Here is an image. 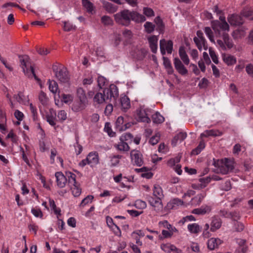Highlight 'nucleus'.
<instances>
[{"label":"nucleus","instance_id":"nucleus-1","mask_svg":"<svg viewBox=\"0 0 253 253\" xmlns=\"http://www.w3.org/2000/svg\"><path fill=\"white\" fill-rule=\"evenodd\" d=\"M114 16L117 23L124 26H128L131 21L139 23L146 20L145 17L143 15L128 9L123 10L115 14Z\"/></svg>","mask_w":253,"mask_h":253},{"label":"nucleus","instance_id":"nucleus-2","mask_svg":"<svg viewBox=\"0 0 253 253\" xmlns=\"http://www.w3.org/2000/svg\"><path fill=\"white\" fill-rule=\"evenodd\" d=\"M211 25L215 36L217 38H221L228 48H232L234 44L232 40L229 39L228 34L230 30L228 23H220L218 20H215L211 21Z\"/></svg>","mask_w":253,"mask_h":253},{"label":"nucleus","instance_id":"nucleus-3","mask_svg":"<svg viewBox=\"0 0 253 253\" xmlns=\"http://www.w3.org/2000/svg\"><path fill=\"white\" fill-rule=\"evenodd\" d=\"M234 162L232 159L225 158L217 160L213 159L212 165L217 168L218 172L226 174L233 170L234 169Z\"/></svg>","mask_w":253,"mask_h":253},{"label":"nucleus","instance_id":"nucleus-4","mask_svg":"<svg viewBox=\"0 0 253 253\" xmlns=\"http://www.w3.org/2000/svg\"><path fill=\"white\" fill-rule=\"evenodd\" d=\"M120 141L115 146L116 148L119 151H128L130 149L128 144L132 142L133 135L130 133H124L120 136Z\"/></svg>","mask_w":253,"mask_h":253},{"label":"nucleus","instance_id":"nucleus-5","mask_svg":"<svg viewBox=\"0 0 253 253\" xmlns=\"http://www.w3.org/2000/svg\"><path fill=\"white\" fill-rule=\"evenodd\" d=\"M52 69L55 73L57 79L61 83H68L70 80V76L67 69L63 66L59 67L56 65L52 67Z\"/></svg>","mask_w":253,"mask_h":253},{"label":"nucleus","instance_id":"nucleus-6","mask_svg":"<svg viewBox=\"0 0 253 253\" xmlns=\"http://www.w3.org/2000/svg\"><path fill=\"white\" fill-rule=\"evenodd\" d=\"M19 58L21 62V66L25 74H28L29 72H31L35 79L37 81H40V79L36 76L34 69L31 65L29 64L28 60L29 57L27 55H19Z\"/></svg>","mask_w":253,"mask_h":253},{"label":"nucleus","instance_id":"nucleus-7","mask_svg":"<svg viewBox=\"0 0 253 253\" xmlns=\"http://www.w3.org/2000/svg\"><path fill=\"white\" fill-rule=\"evenodd\" d=\"M103 93L106 101H110L112 98L115 100L119 96L118 87L114 84H110L108 88H105Z\"/></svg>","mask_w":253,"mask_h":253},{"label":"nucleus","instance_id":"nucleus-8","mask_svg":"<svg viewBox=\"0 0 253 253\" xmlns=\"http://www.w3.org/2000/svg\"><path fill=\"white\" fill-rule=\"evenodd\" d=\"M130 157L132 164L138 167L143 164V159L141 152L138 150H133L130 152Z\"/></svg>","mask_w":253,"mask_h":253},{"label":"nucleus","instance_id":"nucleus-9","mask_svg":"<svg viewBox=\"0 0 253 253\" xmlns=\"http://www.w3.org/2000/svg\"><path fill=\"white\" fill-rule=\"evenodd\" d=\"M150 110L140 107L139 109L137 110V116L138 121L141 122L149 123L151 120L148 117Z\"/></svg>","mask_w":253,"mask_h":253},{"label":"nucleus","instance_id":"nucleus-10","mask_svg":"<svg viewBox=\"0 0 253 253\" xmlns=\"http://www.w3.org/2000/svg\"><path fill=\"white\" fill-rule=\"evenodd\" d=\"M147 200L149 204L153 207L155 211H159L163 209V205L162 200L158 199V198L149 195L147 196Z\"/></svg>","mask_w":253,"mask_h":253},{"label":"nucleus","instance_id":"nucleus-11","mask_svg":"<svg viewBox=\"0 0 253 253\" xmlns=\"http://www.w3.org/2000/svg\"><path fill=\"white\" fill-rule=\"evenodd\" d=\"M173 64L175 69L180 75L183 76L188 73L187 69L178 58L176 57L174 58Z\"/></svg>","mask_w":253,"mask_h":253},{"label":"nucleus","instance_id":"nucleus-12","mask_svg":"<svg viewBox=\"0 0 253 253\" xmlns=\"http://www.w3.org/2000/svg\"><path fill=\"white\" fill-rule=\"evenodd\" d=\"M227 20L230 25L233 26H240L244 23L242 17L236 14L229 15Z\"/></svg>","mask_w":253,"mask_h":253},{"label":"nucleus","instance_id":"nucleus-13","mask_svg":"<svg viewBox=\"0 0 253 253\" xmlns=\"http://www.w3.org/2000/svg\"><path fill=\"white\" fill-rule=\"evenodd\" d=\"M57 185L59 188H63L67 183V178L62 172H57L55 174Z\"/></svg>","mask_w":253,"mask_h":253},{"label":"nucleus","instance_id":"nucleus-14","mask_svg":"<svg viewBox=\"0 0 253 253\" xmlns=\"http://www.w3.org/2000/svg\"><path fill=\"white\" fill-rule=\"evenodd\" d=\"M87 158L88 160L89 165L91 167H94L99 163L98 154L96 152L89 153Z\"/></svg>","mask_w":253,"mask_h":253},{"label":"nucleus","instance_id":"nucleus-15","mask_svg":"<svg viewBox=\"0 0 253 253\" xmlns=\"http://www.w3.org/2000/svg\"><path fill=\"white\" fill-rule=\"evenodd\" d=\"M221 224L222 221L220 218L217 216L212 217L211 218V231L214 232L216 230L219 229L221 226Z\"/></svg>","mask_w":253,"mask_h":253},{"label":"nucleus","instance_id":"nucleus-16","mask_svg":"<svg viewBox=\"0 0 253 253\" xmlns=\"http://www.w3.org/2000/svg\"><path fill=\"white\" fill-rule=\"evenodd\" d=\"M148 53V49L141 48L140 49H137L134 51L133 55L138 60H142L146 56Z\"/></svg>","mask_w":253,"mask_h":253},{"label":"nucleus","instance_id":"nucleus-17","mask_svg":"<svg viewBox=\"0 0 253 253\" xmlns=\"http://www.w3.org/2000/svg\"><path fill=\"white\" fill-rule=\"evenodd\" d=\"M222 243V241L219 238H211L208 241V248L211 250H213L218 248Z\"/></svg>","mask_w":253,"mask_h":253},{"label":"nucleus","instance_id":"nucleus-18","mask_svg":"<svg viewBox=\"0 0 253 253\" xmlns=\"http://www.w3.org/2000/svg\"><path fill=\"white\" fill-rule=\"evenodd\" d=\"M148 40L152 52L154 53H156L158 48L157 42L158 39L157 37L155 35L152 36L148 39Z\"/></svg>","mask_w":253,"mask_h":253},{"label":"nucleus","instance_id":"nucleus-19","mask_svg":"<svg viewBox=\"0 0 253 253\" xmlns=\"http://www.w3.org/2000/svg\"><path fill=\"white\" fill-rule=\"evenodd\" d=\"M77 96L79 101L82 103H88V100L85 90L82 87L77 89Z\"/></svg>","mask_w":253,"mask_h":253},{"label":"nucleus","instance_id":"nucleus-20","mask_svg":"<svg viewBox=\"0 0 253 253\" xmlns=\"http://www.w3.org/2000/svg\"><path fill=\"white\" fill-rule=\"evenodd\" d=\"M211 211V207L208 205H203L200 208L195 209L193 210L192 213L196 214H205L208 213Z\"/></svg>","mask_w":253,"mask_h":253},{"label":"nucleus","instance_id":"nucleus-21","mask_svg":"<svg viewBox=\"0 0 253 253\" xmlns=\"http://www.w3.org/2000/svg\"><path fill=\"white\" fill-rule=\"evenodd\" d=\"M120 102L122 107V110L126 112L130 107V100L128 97L126 95L120 98Z\"/></svg>","mask_w":253,"mask_h":253},{"label":"nucleus","instance_id":"nucleus-22","mask_svg":"<svg viewBox=\"0 0 253 253\" xmlns=\"http://www.w3.org/2000/svg\"><path fill=\"white\" fill-rule=\"evenodd\" d=\"M179 54L180 59L183 61L184 64L187 65L189 64L190 60L183 46H180L179 48Z\"/></svg>","mask_w":253,"mask_h":253},{"label":"nucleus","instance_id":"nucleus-23","mask_svg":"<svg viewBox=\"0 0 253 253\" xmlns=\"http://www.w3.org/2000/svg\"><path fill=\"white\" fill-rule=\"evenodd\" d=\"M222 133L217 130L211 129L206 130L201 134V137H208L209 136H220Z\"/></svg>","mask_w":253,"mask_h":253},{"label":"nucleus","instance_id":"nucleus-24","mask_svg":"<svg viewBox=\"0 0 253 253\" xmlns=\"http://www.w3.org/2000/svg\"><path fill=\"white\" fill-rule=\"evenodd\" d=\"M153 195L154 197L162 200L164 198V194L162 188L159 185H154Z\"/></svg>","mask_w":253,"mask_h":253},{"label":"nucleus","instance_id":"nucleus-25","mask_svg":"<svg viewBox=\"0 0 253 253\" xmlns=\"http://www.w3.org/2000/svg\"><path fill=\"white\" fill-rule=\"evenodd\" d=\"M124 118L122 116H120L118 118L115 123V127L117 130L122 131L126 130L127 128V126H124Z\"/></svg>","mask_w":253,"mask_h":253},{"label":"nucleus","instance_id":"nucleus-26","mask_svg":"<svg viewBox=\"0 0 253 253\" xmlns=\"http://www.w3.org/2000/svg\"><path fill=\"white\" fill-rule=\"evenodd\" d=\"M87 103H82L80 101L78 102H75L72 106V110L75 112H80L84 110Z\"/></svg>","mask_w":253,"mask_h":253},{"label":"nucleus","instance_id":"nucleus-27","mask_svg":"<svg viewBox=\"0 0 253 253\" xmlns=\"http://www.w3.org/2000/svg\"><path fill=\"white\" fill-rule=\"evenodd\" d=\"M187 134L186 132H180L178 133L172 140L171 144L173 146H175L178 141H182L186 138Z\"/></svg>","mask_w":253,"mask_h":253},{"label":"nucleus","instance_id":"nucleus-28","mask_svg":"<svg viewBox=\"0 0 253 253\" xmlns=\"http://www.w3.org/2000/svg\"><path fill=\"white\" fill-rule=\"evenodd\" d=\"M246 33L243 29H237L232 32L231 35L234 40L241 39L245 37Z\"/></svg>","mask_w":253,"mask_h":253},{"label":"nucleus","instance_id":"nucleus-29","mask_svg":"<svg viewBox=\"0 0 253 253\" xmlns=\"http://www.w3.org/2000/svg\"><path fill=\"white\" fill-rule=\"evenodd\" d=\"M14 97L16 99V100L21 104H26L27 102L28 101V97L26 96L23 92H19L17 95H15Z\"/></svg>","mask_w":253,"mask_h":253},{"label":"nucleus","instance_id":"nucleus-30","mask_svg":"<svg viewBox=\"0 0 253 253\" xmlns=\"http://www.w3.org/2000/svg\"><path fill=\"white\" fill-rule=\"evenodd\" d=\"M152 119L154 123L161 124L165 121L164 117L158 112H156L154 114L152 115Z\"/></svg>","mask_w":253,"mask_h":253},{"label":"nucleus","instance_id":"nucleus-31","mask_svg":"<svg viewBox=\"0 0 253 253\" xmlns=\"http://www.w3.org/2000/svg\"><path fill=\"white\" fill-rule=\"evenodd\" d=\"M224 62L228 66L232 65L236 63V58L233 55H227L223 57Z\"/></svg>","mask_w":253,"mask_h":253},{"label":"nucleus","instance_id":"nucleus-32","mask_svg":"<svg viewBox=\"0 0 253 253\" xmlns=\"http://www.w3.org/2000/svg\"><path fill=\"white\" fill-rule=\"evenodd\" d=\"M183 203V201L181 200L178 198H175L168 203L167 207L169 209H173L175 207V206L182 205Z\"/></svg>","mask_w":253,"mask_h":253},{"label":"nucleus","instance_id":"nucleus-33","mask_svg":"<svg viewBox=\"0 0 253 253\" xmlns=\"http://www.w3.org/2000/svg\"><path fill=\"white\" fill-rule=\"evenodd\" d=\"M187 228L192 233L197 234L201 231V227L197 223L190 224L188 225Z\"/></svg>","mask_w":253,"mask_h":253},{"label":"nucleus","instance_id":"nucleus-34","mask_svg":"<svg viewBox=\"0 0 253 253\" xmlns=\"http://www.w3.org/2000/svg\"><path fill=\"white\" fill-rule=\"evenodd\" d=\"M205 196V194H198L191 200V204L193 205H199L201 204Z\"/></svg>","mask_w":253,"mask_h":253},{"label":"nucleus","instance_id":"nucleus-35","mask_svg":"<svg viewBox=\"0 0 253 253\" xmlns=\"http://www.w3.org/2000/svg\"><path fill=\"white\" fill-rule=\"evenodd\" d=\"M93 100L94 102H96L98 104H102L106 101L104 93L100 92L97 93L95 95L93 98Z\"/></svg>","mask_w":253,"mask_h":253},{"label":"nucleus","instance_id":"nucleus-36","mask_svg":"<svg viewBox=\"0 0 253 253\" xmlns=\"http://www.w3.org/2000/svg\"><path fill=\"white\" fill-rule=\"evenodd\" d=\"M82 4L88 12L92 13L93 10V4L92 2L88 0H82Z\"/></svg>","mask_w":253,"mask_h":253},{"label":"nucleus","instance_id":"nucleus-37","mask_svg":"<svg viewBox=\"0 0 253 253\" xmlns=\"http://www.w3.org/2000/svg\"><path fill=\"white\" fill-rule=\"evenodd\" d=\"M111 167H114L118 165L120 162V160L122 158V156L120 155H114L110 157Z\"/></svg>","mask_w":253,"mask_h":253},{"label":"nucleus","instance_id":"nucleus-38","mask_svg":"<svg viewBox=\"0 0 253 253\" xmlns=\"http://www.w3.org/2000/svg\"><path fill=\"white\" fill-rule=\"evenodd\" d=\"M48 83L49 84V89L50 91L53 93H56L58 88L57 83L55 81L53 80L51 81L50 80H48Z\"/></svg>","mask_w":253,"mask_h":253},{"label":"nucleus","instance_id":"nucleus-39","mask_svg":"<svg viewBox=\"0 0 253 253\" xmlns=\"http://www.w3.org/2000/svg\"><path fill=\"white\" fill-rule=\"evenodd\" d=\"M241 14L249 20H253V10L244 9L241 11Z\"/></svg>","mask_w":253,"mask_h":253},{"label":"nucleus","instance_id":"nucleus-40","mask_svg":"<svg viewBox=\"0 0 253 253\" xmlns=\"http://www.w3.org/2000/svg\"><path fill=\"white\" fill-rule=\"evenodd\" d=\"M144 27L146 32L148 34L152 33L154 31L155 28V25L150 22H146L144 24Z\"/></svg>","mask_w":253,"mask_h":253},{"label":"nucleus","instance_id":"nucleus-41","mask_svg":"<svg viewBox=\"0 0 253 253\" xmlns=\"http://www.w3.org/2000/svg\"><path fill=\"white\" fill-rule=\"evenodd\" d=\"M101 22L105 26H110L113 24L112 19L108 16H103L101 17Z\"/></svg>","mask_w":253,"mask_h":253},{"label":"nucleus","instance_id":"nucleus-42","mask_svg":"<svg viewBox=\"0 0 253 253\" xmlns=\"http://www.w3.org/2000/svg\"><path fill=\"white\" fill-rule=\"evenodd\" d=\"M154 21L158 27V30H159L160 32L163 31L164 29V25L160 17H156Z\"/></svg>","mask_w":253,"mask_h":253},{"label":"nucleus","instance_id":"nucleus-43","mask_svg":"<svg viewBox=\"0 0 253 253\" xmlns=\"http://www.w3.org/2000/svg\"><path fill=\"white\" fill-rule=\"evenodd\" d=\"M205 32L206 35L209 38L210 41L211 42L215 43V41L214 40L213 36V32H212V30H211V29L209 27H206L205 28Z\"/></svg>","mask_w":253,"mask_h":253},{"label":"nucleus","instance_id":"nucleus-44","mask_svg":"<svg viewBox=\"0 0 253 253\" xmlns=\"http://www.w3.org/2000/svg\"><path fill=\"white\" fill-rule=\"evenodd\" d=\"M73 187H71L72 194L75 197H78L81 193V188L77 184L73 185Z\"/></svg>","mask_w":253,"mask_h":253},{"label":"nucleus","instance_id":"nucleus-45","mask_svg":"<svg viewBox=\"0 0 253 253\" xmlns=\"http://www.w3.org/2000/svg\"><path fill=\"white\" fill-rule=\"evenodd\" d=\"M205 148V144L203 142H201L198 146L192 151V154L198 155L201 151Z\"/></svg>","mask_w":253,"mask_h":253},{"label":"nucleus","instance_id":"nucleus-46","mask_svg":"<svg viewBox=\"0 0 253 253\" xmlns=\"http://www.w3.org/2000/svg\"><path fill=\"white\" fill-rule=\"evenodd\" d=\"M66 175L68 177L69 183L71 184L75 185L77 184L76 180V175L72 172L66 173Z\"/></svg>","mask_w":253,"mask_h":253},{"label":"nucleus","instance_id":"nucleus-47","mask_svg":"<svg viewBox=\"0 0 253 253\" xmlns=\"http://www.w3.org/2000/svg\"><path fill=\"white\" fill-rule=\"evenodd\" d=\"M55 117L52 114H47L46 115V120L51 126H54L56 125Z\"/></svg>","mask_w":253,"mask_h":253},{"label":"nucleus","instance_id":"nucleus-48","mask_svg":"<svg viewBox=\"0 0 253 253\" xmlns=\"http://www.w3.org/2000/svg\"><path fill=\"white\" fill-rule=\"evenodd\" d=\"M39 99L41 103L42 104L44 105L46 103L48 98L46 94L42 91H41L39 94Z\"/></svg>","mask_w":253,"mask_h":253},{"label":"nucleus","instance_id":"nucleus-49","mask_svg":"<svg viewBox=\"0 0 253 253\" xmlns=\"http://www.w3.org/2000/svg\"><path fill=\"white\" fill-rule=\"evenodd\" d=\"M31 212L36 217L42 218L43 214L40 209L32 208Z\"/></svg>","mask_w":253,"mask_h":253},{"label":"nucleus","instance_id":"nucleus-50","mask_svg":"<svg viewBox=\"0 0 253 253\" xmlns=\"http://www.w3.org/2000/svg\"><path fill=\"white\" fill-rule=\"evenodd\" d=\"M64 30L66 31H70L76 29V26L69 22H64Z\"/></svg>","mask_w":253,"mask_h":253},{"label":"nucleus","instance_id":"nucleus-51","mask_svg":"<svg viewBox=\"0 0 253 253\" xmlns=\"http://www.w3.org/2000/svg\"><path fill=\"white\" fill-rule=\"evenodd\" d=\"M57 117L61 122H63L65 121L67 118V113L65 110H61L58 112Z\"/></svg>","mask_w":253,"mask_h":253},{"label":"nucleus","instance_id":"nucleus-52","mask_svg":"<svg viewBox=\"0 0 253 253\" xmlns=\"http://www.w3.org/2000/svg\"><path fill=\"white\" fill-rule=\"evenodd\" d=\"M193 40L194 42L196 43L197 47L200 50H201L202 49L203 43L206 42V39H205V41L203 42V41H201L200 39H199L197 37L194 38Z\"/></svg>","mask_w":253,"mask_h":253},{"label":"nucleus","instance_id":"nucleus-53","mask_svg":"<svg viewBox=\"0 0 253 253\" xmlns=\"http://www.w3.org/2000/svg\"><path fill=\"white\" fill-rule=\"evenodd\" d=\"M97 82L98 86L101 88L106 85L107 80L103 76H99L98 77Z\"/></svg>","mask_w":253,"mask_h":253},{"label":"nucleus","instance_id":"nucleus-54","mask_svg":"<svg viewBox=\"0 0 253 253\" xmlns=\"http://www.w3.org/2000/svg\"><path fill=\"white\" fill-rule=\"evenodd\" d=\"M143 14L147 17H152L154 15V12L152 9L149 7H144L143 9Z\"/></svg>","mask_w":253,"mask_h":253},{"label":"nucleus","instance_id":"nucleus-55","mask_svg":"<svg viewBox=\"0 0 253 253\" xmlns=\"http://www.w3.org/2000/svg\"><path fill=\"white\" fill-rule=\"evenodd\" d=\"M234 225L235 230L237 232L242 231L245 227L242 223L238 221L234 222Z\"/></svg>","mask_w":253,"mask_h":253},{"label":"nucleus","instance_id":"nucleus-56","mask_svg":"<svg viewBox=\"0 0 253 253\" xmlns=\"http://www.w3.org/2000/svg\"><path fill=\"white\" fill-rule=\"evenodd\" d=\"M61 97L62 98V101H63L65 103H68L69 102H71L73 100V97L70 94H62Z\"/></svg>","mask_w":253,"mask_h":253},{"label":"nucleus","instance_id":"nucleus-57","mask_svg":"<svg viewBox=\"0 0 253 253\" xmlns=\"http://www.w3.org/2000/svg\"><path fill=\"white\" fill-rule=\"evenodd\" d=\"M104 130L108 133V135L110 136L113 137L114 136V135L115 134V132H114L112 131L111 127L110 126V124L108 123H106L105 124Z\"/></svg>","mask_w":253,"mask_h":253},{"label":"nucleus","instance_id":"nucleus-58","mask_svg":"<svg viewBox=\"0 0 253 253\" xmlns=\"http://www.w3.org/2000/svg\"><path fill=\"white\" fill-rule=\"evenodd\" d=\"M240 217L239 213L237 211L230 212L229 213L228 218H231L235 222L237 221L238 219H239Z\"/></svg>","mask_w":253,"mask_h":253},{"label":"nucleus","instance_id":"nucleus-59","mask_svg":"<svg viewBox=\"0 0 253 253\" xmlns=\"http://www.w3.org/2000/svg\"><path fill=\"white\" fill-rule=\"evenodd\" d=\"M209 52H210V55L213 62L215 64H218V57L216 56L215 52L214 51L212 50L210 48L209 49Z\"/></svg>","mask_w":253,"mask_h":253},{"label":"nucleus","instance_id":"nucleus-60","mask_svg":"<svg viewBox=\"0 0 253 253\" xmlns=\"http://www.w3.org/2000/svg\"><path fill=\"white\" fill-rule=\"evenodd\" d=\"M93 199V197L92 196L88 195L82 201L81 205L84 206L89 203H91Z\"/></svg>","mask_w":253,"mask_h":253},{"label":"nucleus","instance_id":"nucleus-61","mask_svg":"<svg viewBox=\"0 0 253 253\" xmlns=\"http://www.w3.org/2000/svg\"><path fill=\"white\" fill-rule=\"evenodd\" d=\"M30 109L33 115L34 120H36L37 118V111L36 108L33 106L32 103L30 104Z\"/></svg>","mask_w":253,"mask_h":253},{"label":"nucleus","instance_id":"nucleus-62","mask_svg":"<svg viewBox=\"0 0 253 253\" xmlns=\"http://www.w3.org/2000/svg\"><path fill=\"white\" fill-rule=\"evenodd\" d=\"M231 188V184L229 180L226 181L221 185V189L224 191H228Z\"/></svg>","mask_w":253,"mask_h":253},{"label":"nucleus","instance_id":"nucleus-63","mask_svg":"<svg viewBox=\"0 0 253 253\" xmlns=\"http://www.w3.org/2000/svg\"><path fill=\"white\" fill-rule=\"evenodd\" d=\"M165 49L167 50L168 53H171L173 50V42L172 41L169 40L168 41Z\"/></svg>","mask_w":253,"mask_h":253},{"label":"nucleus","instance_id":"nucleus-64","mask_svg":"<svg viewBox=\"0 0 253 253\" xmlns=\"http://www.w3.org/2000/svg\"><path fill=\"white\" fill-rule=\"evenodd\" d=\"M246 71L250 76L253 77V64L248 65L246 67Z\"/></svg>","mask_w":253,"mask_h":253}]
</instances>
